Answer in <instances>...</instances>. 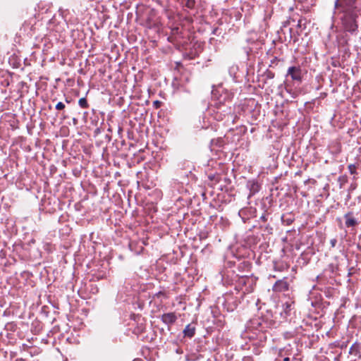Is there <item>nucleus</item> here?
I'll return each mask as SVG.
<instances>
[{
	"label": "nucleus",
	"instance_id": "f257e3e1",
	"mask_svg": "<svg viewBox=\"0 0 361 361\" xmlns=\"http://www.w3.org/2000/svg\"><path fill=\"white\" fill-rule=\"evenodd\" d=\"M356 1L357 0H336L334 7L335 8H341L343 12L353 15L357 8Z\"/></svg>",
	"mask_w": 361,
	"mask_h": 361
},
{
	"label": "nucleus",
	"instance_id": "f03ea898",
	"mask_svg": "<svg viewBox=\"0 0 361 361\" xmlns=\"http://www.w3.org/2000/svg\"><path fill=\"white\" fill-rule=\"evenodd\" d=\"M290 75L293 80L301 81L302 71L299 66H291L288 69L287 76Z\"/></svg>",
	"mask_w": 361,
	"mask_h": 361
},
{
	"label": "nucleus",
	"instance_id": "7ed1b4c3",
	"mask_svg": "<svg viewBox=\"0 0 361 361\" xmlns=\"http://www.w3.org/2000/svg\"><path fill=\"white\" fill-rule=\"evenodd\" d=\"M289 288V284L284 278L281 280H278L273 286L272 290L274 292H283L288 290Z\"/></svg>",
	"mask_w": 361,
	"mask_h": 361
},
{
	"label": "nucleus",
	"instance_id": "20e7f679",
	"mask_svg": "<svg viewBox=\"0 0 361 361\" xmlns=\"http://www.w3.org/2000/svg\"><path fill=\"white\" fill-rule=\"evenodd\" d=\"M176 319L177 317L173 312L166 313L161 316L162 322L166 324H172L176 321Z\"/></svg>",
	"mask_w": 361,
	"mask_h": 361
},
{
	"label": "nucleus",
	"instance_id": "39448f33",
	"mask_svg": "<svg viewBox=\"0 0 361 361\" xmlns=\"http://www.w3.org/2000/svg\"><path fill=\"white\" fill-rule=\"evenodd\" d=\"M345 224L347 227H352L357 224V221L355 220V218L351 216V214L350 213L346 214L345 215Z\"/></svg>",
	"mask_w": 361,
	"mask_h": 361
},
{
	"label": "nucleus",
	"instance_id": "423d86ee",
	"mask_svg": "<svg viewBox=\"0 0 361 361\" xmlns=\"http://www.w3.org/2000/svg\"><path fill=\"white\" fill-rule=\"evenodd\" d=\"M195 328L190 324H188L183 330L185 336L192 337L195 335Z\"/></svg>",
	"mask_w": 361,
	"mask_h": 361
},
{
	"label": "nucleus",
	"instance_id": "0eeeda50",
	"mask_svg": "<svg viewBox=\"0 0 361 361\" xmlns=\"http://www.w3.org/2000/svg\"><path fill=\"white\" fill-rule=\"evenodd\" d=\"M345 29L350 32H353L357 30V25L355 22V20H353L352 21L347 23L345 25Z\"/></svg>",
	"mask_w": 361,
	"mask_h": 361
},
{
	"label": "nucleus",
	"instance_id": "6e6552de",
	"mask_svg": "<svg viewBox=\"0 0 361 361\" xmlns=\"http://www.w3.org/2000/svg\"><path fill=\"white\" fill-rule=\"evenodd\" d=\"M78 104L80 105V107L84 108V109L88 107V104H87V99L84 97L80 98L79 99Z\"/></svg>",
	"mask_w": 361,
	"mask_h": 361
},
{
	"label": "nucleus",
	"instance_id": "1a4fd4ad",
	"mask_svg": "<svg viewBox=\"0 0 361 361\" xmlns=\"http://www.w3.org/2000/svg\"><path fill=\"white\" fill-rule=\"evenodd\" d=\"M348 170L351 174L356 173V166L355 164H350L348 166Z\"/></svg>",
	"mask_w": 361,
	"mask_h": 361
},
{
	"label": "nucleus",
	"instance_id": "9d476101",
	"mask_svg": "<svg viewBox=\"0 0 361 361\" xmlns=\"http://www.w3.org/2000/svg\"><path fill=\"white\" fill-rule=\"evenodd\" d=\"M64 108H65V104L61 102H58L56 105V109L57 110H62Z\"/></svg>",
	"mask_w": 361,
	"mask_h": 361
},
{
	"label": "nucleus",
	"instance_id": "9b49d317",
	"mask_svg": "<svg viewBox=\"0 0 361 361\" xmlns=\"http://www.w3.org/2000/svg\"><path fill=\"white\" fill-rule=\"evenodd\" d=\"M153 106L156 108V109H158L161 106V102L158 101V100H156L153 102Z\"/></svg>",
	"mask_w": 361,
	"mask_h": 361
},
{
	"label": "nucleus",
	"instance_id": "f8f14e48",
	"mask_svg": "<svg viewBox=\"0 0 361 361\" xmlns=\"http://www.w3.org/2000/svg\"><path fill=\"white\" fill-rule=\"evenodd\" d=\"M283 361H290V358L286 357L283 359Z\"/></svg>",
	"mask_w": 361,
	"mask_h": 361
},
{
	"label": "nucleus",
	"instance_id": "ddd939ff",
	"mask_svg": "<svg viewBox=\"0 0 361 361\" xmlns=\"http://www.w3.org/2000/svg\"><path fill=\"white\" fill-rule=\"evenodd\" d=\"M334 242H336V240H334V242H332L333 245H334Z\"/></svg>",
	"mask_w": 361,
	"mask_h": 361
},
{
	"label": "nucleus",
	"instance_id": "4468645a",
	"mask_svg": "<svg viewBox=\"0 0 361 361\" xmlns=\"http://www.w3.org/2000/svg\"><path fill=\"white\" fill-rule=\"evenodd\" d=\"M334 242H336V240H334V242H332L333 245H334Z\"/></svg>",
	"mask_w": 361,
	"mask_h": 361
}]
</instances>
